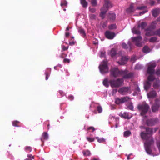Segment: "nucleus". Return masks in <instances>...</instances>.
<instances>
[{
    "label": "nucleus",
    "instance_id": "f257e3e1",
    "mask_svg": "<svg viewBox=\"0 0 160 160\" xmlns=\"http://www.w3.org/2000/svg\"><path fill=\"white\" fill-rule=\"evenodd\" d=\"M139 128L141 129H145L146 132L142 131L140 134L141 138L144 140H148L152 136L153 134V130L152 128H145L143 126H140Z\"/></svg>",
    "mask_w": 160,
    "mask_h": 160
},
{
    "label": "nucleus",
    "instance_id": "f03ea898",
    "mask_svg": "<svg viewBox=\"0 0 160 160\" xmlns=\"http://www.w3.org/2000/svg\"><path fill=\"white\" fill-rule=\"evenodd\" d=\"M137 108L140 112V114L142 116L145 114L150 108L149 105L145 102L138 105Z\"/></svg>",
    "mask_w": 160,
    "mask_h": 160
},
{
    "label": "nucleus",
    "instance_id": "7ed1b4c3",
    "mask_svg": "<svg viewBox=\"0 0 160 160\" xmlns=\"http://www.w3.org/2000/svg\"><path fill=\"white\" fill-rule=\"evenodd\" d=\"M123 82V79L118 78L116 80L111 79L109 81V83L112 88L118 87L122 85Z\"/></svg>",
    "mask_w": 160,
    "mask_h": 160
},
{
    "label": "nucleus",
    "instance_id": "20e7f679",
    "mask_svg": "<svg viewBox=\"0 0 160 160\" xmlns=\"http://www.w3.org/2000/svg\"><path fill=\"white\" fill-rule=\"evenodd\" d=\"M146 141L144 143V146L145 149L147 152L149 154H151L152 153V150L151 149V145L154 142V141L152 136L148 140H146Z\"/></svg>",
    "mask_w": 160,
    "mask_h": 160
},
{
    "label": "nucleus",
    "instance_id": "39448f33",
    "mask_svg": "<svg viewBox=\"0 0 160 160\" xmlns=\"http://www.w3.org/2000/svg\"><path fill=\"white\" fill-rule=\"evenodd\" d=\"M107 62L108 61L107 60H104L99 66L100 71L102 74L108 72V67Z\"/></svg>",
    "mask_w": 160,
    "mask_h": 160
},
{
    "label": "nucleus",
    "instance_id": "423d86ee",
    "mask_svg": "<svg viewBox=\"0 0 160 160\" xmlns=\"http://www.w3.org/2000/svg\"><path fill=\"white\" fill-rule=\"evenodd\" d=\"M133 74L132 72H129L127 69L125 70H121L120 75L122 77V79H127L132 78Z\"/></svg>",
    "mask_w": 160,
    "mask_h": 160
},
{
    "label": "nucleus",
    "instance_id": "0eeeda50",
    "mask_svg": "<svg viewBox=\"0 0 160 160\" xmlns=\"http://www.w3.org/2000/svg\"><path fill=\"white\" fill-rule=\"evenodd\" d=\"M110 76L117 78L120 75L121 70H119L118 68L113 67L110 69Z\"/></svg>",
    "mask_w": 160,
    "mask_h": 160
},
{
    "label": "nucleus",
    "instance_id": "6e6552de",
    "mask_svg": "<svg viewBox=\"0 0 160 160\" xmlns=\"http://www.w3.org/2000/svg\"><path fill=\"white\" fill-rule=\"evenodd\" d=\"M112 7L111 2L109 0H104V4L101 9V11L106 13L108 11V8Z\"/></svg>",
    "mask_w": 160,
    "mask_h": 160
},
{
    "label": "nucleus",
    "instance_id": "1a4fd4ad",
    "mask_svg": "<svg viewBox=\"0 0 160 160\" xmlns=\"http://www.w3.org/2000/svg\"><path fill=\"white\" fill-rule=\"evenodd\" d=\"M156 66L157 64L155 62L149 63L147 69V73L149 74H153L154 72V68Z\"/></svg>",
    "mask_w": 160,
    "mask_h": 160
},
{
    "label": "nucleus",
    "instance_id": "9d476101",
    "mask_svg": "<svg viewBox=\"0 0 160 160\" xmlns=\"http://www.w3.org/2000/svg\"><path fill=\"white\" fill-rule=\"evenodd\" d=\"M142 40V37L140 36L136 37H133L132 38V42H134L136 46L138 47H141L142 46V43L141 41Z\"/></svg>",
    "mask_w": 160,
    "mask_h": 160
},
{
    "label": "nucleus",
    "instance_id": "9b49d317",
    "mask_svg": "<svg viewBox=\"0 0 160 160\" xmlns=\"http://www.w3.org/2000/svg\"><path fill=\"white\" fill-rule=\"evenodd\" d=\"M160 107V100L158 99L155 100V103L152 106V111L153 112H157Z\"/></svg>",
    "mask_w": 160,
    "mask_h": 160
},
{
    "label": "nucleus",
    "instance_id": "f8f14e48",
    "mask_svg": "<svg viewBox=\"0 0 160 160\" xmlns=\"http://www.w3.org/2000/svg\"><path fill=\"white\" fill-rule=\"evenodd\" d=\"M136 4L132 3L130 5L129 7L127 8L126 10V12L128 14H131L134 12L136 10L135 8Z\"/></svg>",
    "mask_w": 160,
    "mask_h": 160
},
{
    "label": "nucleus",
    "instance_id": "ddd939ff",
    "mask_svg": "<svg viewBox=\"0 0 160 160\" xmlns=\"http://www.w3.org/2000/svg\"><path fill=\"white\" fill-rule=\"evenodd\" d=\"M130 90V88L128 87H123L120 88L118 90V92L122 95H125L129 93Z\"/></svg>",
    "mask_w": 160,
    "mask_h": 160
},
{
    "label": "nucleus",
    "instance_id": "4468645a",
    "mask_svg": "<svg viewBox=\"0 0 160 160\" xmlns=\"http://www.w3.org/2000/svg\"><path fill=\"white\" fill-rule=\"evenodd\" d=\"M158 119L154 118L148 119L146 123L148 126H152L155 125L158 122Z\"/></svg>",
    "mask_w": 160,
    "mask_h": 160
},
{
    "label": "nucleus",
    "instance_id": "2eb2a0df",
    "mask_svg": "<svg viewBox=\"0 0 160 160\" xmlns=\"http://www.w3.org/2000/svg\"><path fill=\"white\" fill-rule=\"evenodd\" d=\"M105 35L106 38L109 39H113L115 36L114 32L109 31H107L105 32Z\"/></svg>",
    "mask_w": 160,
    "mask_h": 160
},
{
    "label": "nucleus",
    "instance_id": "dca6fc26",
    "mask_svg": "<svg viewBox=\"0 0 160 160\" xmlns=\"http://www.w3.org/2000/svg\"><path fill=\"white\" fill-rule=\"evenodd\" d=\"M145 30L146 32L145 34L146 36L150 37L155 35V31L151 29L148 30V28H146L145 29Z\"/></svg>",
    "mask_w": 160,
    "mask_h": 160
},
{
    "label": "nucleus",
    "instance_id": "f3484780",
    "mask_svg": "<svg viewBox=\"0 0 160 160\" xmlns=\"http://www.w3.org/2000/svg\"><path fill=\"white\" fill-rule=\"evenodd\" d=\"M128 58L126 57H123L121 58V61H117V62L120 65H124L126 63Z\"/></svg>",
    "mask_w": 160,
    "mask_h": 160
},
{
    "label": "nucleus",
    "instance_id": "a211bd4d",
    "mask_svg": "<svg viewBox=\"0 0 160 160\" xmlns=\"http://www.w3.org/2000/svg\"><path fill=\"white\" fill-rule=\"evenodd\" d=\"M119 115L121 118H124L125 119H129L130 118V117L129 116L128 113L126 112H124L123 113H120Z\"/></svg>",
    "mask_w": 160,
    "mask_h": 160
},
{
    "label": "nucleus",
    "instance_id": "6ab92c4d",
    "mask_svg": "<svg viewBox=\"0 0 160 160\" xmlns=\"http://www.w3.org/2000/svg\"><path fill=\"white\" fill-rule=\"evenodd\" d=\"M157 24V22L156 21H154L147 28H148V30H149L150 29V30L151 29L153 30L156 28V25Z\"/></svg>",
    "mask_w": 160,
    "mask_h": 160
},
{
    "label": "nucleus",
    "instance_id": "aec40b11",
    "mask_svg": "<svg viewBox=\"0 0 160 160\" xmlns=\"http://www.w3.org/2000/svg\"><path fill=\"white\" fill-rule=\"evenodd\" d=\"M147 95L149 98H153L156 96V92L153 91L148 93Z\"/></svg>",
    "mask_w": 160,
    "mask_h": 160
},
{
    "label": "nucleus",
    "instance_id": "412c9836",
    "mask_svg": "<svg viewBox=\"0 0 160 160\" xmlns=\"http://www.w3.org/2000/svg\"><path fill=\"white\" fill-rule=\"evenodd\" d=\"M160 10L159 9H156L152 11V15L154 17H157L159 14Z\"/></svg>",
    "mask_w": 160,
    "mask_h": 160
},
{
    "label": "nucleus",
    "instance_id": "4be33fe9",
    "mask_svg": "<svg viewBox=\"0 0 160 160\" xmlns=\"http://www.w3.org/2000/svg\"><path fill=\"white\" fill-rule=\"evenodd\" d=\"M51 71V69L50 68H48L46 69L45 73L46 75L45 79L46 80H47L48 79V77L50 76Z\"/></svg>",
    "mask_w": 160,
    "mask_h": 160
},
{
    "label": "nucleus",
    "instance_id": "5701e85b",
    "mask_svg": "<svg viewBox=\"0 0 160 160\" xmlns=\"http://www.w3.org/2000/svg\"><path fill=\"white\" fill-rule=\"evenodd\" d=\"M151 83L149 81H147L144 84V87L146 90H148L150 87Z\"/></svg>",
    "mask_w": 160,
    "mask_h": 160
},
{
    "label": "nucleus",
    "instance_id": "b1692460",
    "mask_svg": "<svg viewBox=\"0 0 160 160\" xmlns=\"http://www.w3.org/2000/svg\"><path fill=\"white\" fill-rule=\"evenodd\" d=\"M147 25V23L145 22H142L138 25V27L139 28H141L142 29H144Z\"/></svg>",
    "mask_w": 160,
    "mask_h": 160
},
{
    "label": "nucleus",
    "instance_id": "393cba45",
    "mask_svg": "<svg viewBox=\"0 0 160 160\" xmlns=\"http://www.w3.org/2000/svg\"><path fill=\"white\" fill-rule=\"evenodd\" d=\"M108 18L111 20L113 21L115 19L116 15L114 13L109 14Z\"/></svg>",
    "mask_w": 160,
    "mask_h": 160
},
{
    "label": "nucleus",
    "instance_id": "a878e982",
    "mask_svg": "<svg viewBox=\"0 0 160 160\" xmlns=\"http://www.w3.org/2000/svg\"><path fill=\"white\" fill-rule=\"evenodd\" d=\"M117 54L116 51L115 49L112 48L111 50L110 54L111 57L115 56Z\"/></svg>",
    "mask_w": 160,
    "mask_h": 160
},
{
    "label": "nucleus",
    "instance_id": "bb28decb",
    "mask_svg": "<svg viewBox=\"0 0 160 160\" xmlns=\"http://www.w3.org/2000/svg\"><path fill=\"white\" fill-rule=\"evenodd\" d=\"M150 49L147 46H145L142 49V51L145 53H148L150 52Z\"/></svg>",
    "mask_w": 160,
    "mask_h": 160
},
{
    "label": "nucleus",
    "instance_id": "cd10ccee",
    "mask_svg": "<svg viewBox=\"0 0 160 160\" xmlns=\"http://www.w3.org/2000/svg\"><path fill=\"white\" fill-rule=\"evenodd\" d=\"M82 152L83 155L85 156H90L91 154L90 151L88 150H84Z\"/></svg>",
    "mask_w": 160,
    "mask_h": 160
},
{
    "label": "nucleus",
    "instance_id": "c85d7f7f",
    "mask_svg": "<svg viewBox=\"0 0 160 160\" xmlns=\"http://www.w3.org/2000/svg\"><path fill=\"white\" fill-rule=\"evenodd\" d=\"M80 3L84 8H86L88 6V2L86 0H80Z\"/></svg>",
    "mask_w": 160,
    "mask_h": 160
},
{
    "label": "nucleus",
    "instance_id": "c756f323",
    "mask_svg": "<svg viewBox=\"0 0 160 160\" xmlns=\"http://www.w3.org/2000/svg\"><path fill=\"white\" fill-rule=\"evenodd\" d=\"M115 102L117 104H120L123 103L122 100V97L120 98H116L115 99Z\"/></svg>",
    "mask_w": 160,
    "mask_h": 160
},
{
    "label": "nucleus",
    "instance_id": "7c9ffc66",
    "mask_svg": "<svg viewBox=\"0 0 160 160\" xmlns=\"http://www.w3.org/2000/svg\"><path fill=\"white\" fill-rule=\"evenodd\" d=\"M130 99V98L128 96L122 97V100L123 103L128 101Z\"/></svg>",
    "mask_w": 160,
    "mask_h": 160
},
{
    "label": "nucleus",
    "instance_id": "2f4dec72",
    "mask_svg": "<svg viewBox=\"0 0 160 160\" xmlns=\"http://www.w3.org/2000/svg\"><path fill=\"white\" fill-rule=\"evenodd\" d=\"M132 32L134 34L138 35H140L141 33V32L139 30L137 29L135 27L132 29Z\"/></svg>",
    "mask_w": 160,
    "mask_h": 160
},
{
    "label": "nucleus",
    "instance_id": "473e14b6",
    "mask_svg": "<svg viewBox=\"0 0 160 160\" xmlns=\"http://www.w3.org/2000/svg\"><path fill=\"white\" fill-rule=\"evenodd\" d=\"M149 42H157V38L155 37H152L149 39Z\"/></svg>",
    "mask_w": 160,
    "mask_h": 160
},
{
    "label": "nucleus",
    "instance_id": "72a5a7b5",
    "mask_svg": "<svg viewBox=\"0 0 160 160\" xmlns=\"http://www.w3.org/2000/svg\"><path fill=\"white\" fill-rule=\"evenodd\" d=\"M155 79V77L152 74H150L148 78V81H152Z\"/></svg>",
    "mask_w": 160,
    "mask_h": 160
},
{
    "label": "nucleus",
    "instance_id": "f704fd0d",
    "mask_svg": "<svg viewBox=\"0 0 160 160\" xmlns=\"http://www.w3.org/2000/svg\"><path fill=\"white\" fill-rule=\"evenodd\" d=\"M42 137L44 139H48V134L47 132H43L42 134Z\"/></svg>",
    "mask_w": 160,
    "mask_h": 160
},
{
    "label": "nucleus",
    "instance_id": "c9c22d12",
    "mask_svg": "<svg viewBox=\"0 0 160 160\" xmlns=\"http://www.w3.org/2000/svg\"><path fill=\"white\" fill-rule=\"evenodd\" d=\"M109 81L108 82V80L107 79H105L103 82V85L106 87H108L109 86Z\"/></svg>",
    "mask_w": 160,
    "mask_h": 160
},
{
    "label": "nucleus",
    "instance_id": "e433bc0d",
    "mask_svg": "<svg viewBox=\"0 0 160 160\" xmlns=\"http://www.w3.org/2000/svg\"><path fill=\"white\" fill-rule=\"evenodd\" d=\"M79 32L80 34L83 37L86 36V34L84 30L83 29H80L79 30Z\"/></svg>",
    "mask_w": 160,
    "mask_h": 160
},
{
    "label": "nucleus",
    "instance_id": "4c0bfd02",
    "mask_svg": "<svg viewBox=\"0 0 160 160\" xmlns=\"http://www.w3.org/2000/svg\"><path fill=\"white\" fill-rule=\"evenodd\" d=\"M20 122L18 121H14L12 122V124L13 126L16 127H19L18 124L20 123Z\"/></svg>",
    "mask_w": 160,
    "mask_h": 160
},
{
    "label": "nucleus",
    "instance_id": "58836bf2",
    "mask_svg": "<svg viewBox=\"0 0 160 160\" xmlns=\"http://www.w3.org/2000/svg\"><path fill=\"white\" fill-rule=\"evenodd\" d=\"M131 134V132L129 131H125L124 133V135L125 137H127L129 136Z\"/></svg>",
    "mask_w": 160,
    "mask_h": 160
},
{
    "label": "nucleus",
    "instance_id": "ea45409f",
    "mask_svg": "<svg viewBox=\"0 0 160 160\" xmlns=\"http://www.w3.org/2000/svg\"><path fill=\"white\" fill-rule=\"evenodd\" d=\"M108 28L110 29H113L116 28V26L115 24H111L109 26Z\"/></svg>",
    "mask_w": 160,
    "mask_h": 160
},
{
    "label": "nucleus",
    "instance_id": "a19ab883",
    "mask_svg": "<svg viewBox=\"0 0 160 160\" xmlns=\"http://www.w3.org/2000/svg\"><path fill=\"white\" fill-rule=\"evenodd\" d=\"M76 43V42L74 41V40H72L71 39L69 42V45L70 46H73Z\"/></svg>",
    "mask_w": 160,
    "mask_h": 160
},
{
    "label": "nucleus",
    "instance_id": "79ce46f5",
    "mask_svg": "<svg viewBox=\"0 0 160 160\" xmlns=\"http://www.w3.org/2000/svg\"><path fill=\"white\" fill-rule=\"evenodd\" d=\"M90 19L92 20H94L96 19V16L93 14H91L89 15Z\"/></svg>",
    "mask_w": 160,
    "mask_h": 160
},
{
    "label": "nucleus",
    "instance_id": "37998d69",
    "mask_svg": "<svg viewBox=\"0 0 160 160\" xmlns=\"http://www.w3.org/2000/svg\"><path fill=\"white\" fill-rule=\"evenodd\" d=\"M155 35H157L160 37V28L155 31Z\"/></svg>",
    "mask_w": 160,
    "mask_h": 160
},
{
    "label": "nucleus",
    "instance_id": "c03bdc74",
    "mask_svg": "<svg viewBox=\"0 0 160 160\" xmlns=\"http://www.w3.org/2000/svg\"><path fill=\"white\" fill-rule=\"evenodd\" d=\"M91 3L93 6H96L97 4V0H91Z\"/></svg>",
    "mask_w": 160,
    "mask_h": 160
},
{
    "label": "nucleus",
    "instance_id": "a18cd8bd",
    "mask_svg": "<svg viewBox=\"0 0 160 160\" xmlns=\"http://www.w3.org/2000/svg\"><path fill=\"white\" fill-rule=\"evenodd\" d=\"M60 5L62 7L64 6L67 7V3L66 1H63L61 2Z\"/></svg>",
    "mask_w": 160,
    "mask_h": 160
},
{
    "label": "nucleus",
    "instance_id": "49530a36",
    "mask_svg": "<svg viewBox=\"0 0 160 160\" xmlns=\"http://www.w3.org/2000/svg\"><path fill=\"white\" fill-rule=\"evenodd\" d=\"M87 139L90 142H93L94 140V138H91L89 137H87Z\"/></svg>",
    "mask_w": 160,
    "mask_h": 160
},
{
    "label": "nucleus",
    "instance_id": "de8ad7c7",
    "mask_svg": "<svg viewBox=\"0 0 160 160\" xmlns=\"http://www.w3.org/2000/svg\"><path fill=\"white\" fill-rule=\"evenodd\" d=\"M142 68V66L139 64H137L135 67V68L136 69H140Z\"/></svg>",
    "mask_w": 160,
    "mask_h": 160
},
{
    "label": "nucleus",
    "instance_id": "09e8293b",
    "mask_svg": "<svg viewBox=\"0 0 160 160\" xmlns=\"http://www.w3.org/2000/svg\"><path fill=\"white\" fill-rule=\"evenodd\" d=\"M122 46L123 48L127 49L128 48L127 45L125 43H123L122 44Z\"/></svg>",
    "mask_w": 160,
    "mask_h": 160
},
{
    "label": "nucleus",
    "instance_id": "8fccbe9b",
    "mask_svg": "<svg viewBox=\"0 0 160 160\" xmlns=\"http://www.w3.org/2000/svg\"><path fill=\"white\" fill-rule=\"evenodd\" d=\"M146 7L145 6H142L141 7H138L136 9V10H142L143 9L145 8Z\"/></svg>",
    "mask_w": 160,
    "mask_h": 160
},
{
    "label": "nucleus",
    "instance_id": "3c124183",
    "mask_svg": "<svg viewBox=\"0 0 160 160\" xmlns=\"http://www.w3.org/2000/svg\"><path fill=\"white\" fill-rule=\"evenodd\" d=\"M97 109L98 112L99 113H101L102 111V108L100 106H98L97 108Z\"/></svg>",
    "mask_w": 160,
    "mask_h": 160
},
{
    "label": "nucleus",
    "instance_id": "603ef678",
    "mask_svg": "<svg viewBox=\"0 0 160 160\" xmlns=\"http://www.w3.org/2000/svg\"><path fill=\"white\" fill-rule=\"evenodd\" d=\"M89 11L92 13H94L96 11V9L93 8H91L89 7Z\"/></svg>",
    "mask_w": 160,
    "mask_h": 160
},
{
    "label": "nucleus",
    "instance_id": "864d4df0",
    "mask_svg": "<svg viewBox=\"0 0 160 160\" xmlns=\"http://www.w3.org/2000/svg\"><path fill=\"white\" fill-rule=\"evenodd\" d=\"M106 13H105V12L101 11V12L100 14V16L102 18V19H103L104 18L105 14Z\"/></svg>",
    "mask_w": 160,
    "mask_h": 160
},
{
    "label": "nucleus",
    "instance_id": "5fc2aeb1",
    "mask_svg": "<svg viewBox=\"0 0 160 160\" xmlns=\"http://www.w3.org/2000/svg\"><path fill=\"white\" fill-rule=\"evenodd\" d=\"M88 130H91L92 132H93L95 130V129L94 127H90L88 128Z\"/></svg>",
    "mask_w": 160,
    "mask_h": 160
},
{
    "label": "nucleus",
    "instance_id": "6e6d98bb",
    "mask_svg": "<svg viewBox=\"0 0 160 160\" xmlns=\"http://www.w3.org/2000/svg\"><path fill=\"white\" fill-rule=\"evenodd\" d=\"M25 148L26 151H28L30 152H31L32 151V148L30 146H26Z\"/></svg>",
    "mask_w": 160,
    "mask_h": 160
},
{
    "label": "nucleus",
    "instance_id": "4d7b16f0",
    "mask_svg": "<svg viewBox=\"0 0 160 160\" xmlns=\"http://www.w3.org/2000/svg\"><path fill=\"white\" fill-rule=\"evenodd\" d=\"M98 142L100 143L104 142H105V140L103 138H99L98 139Z\"/></svg>",
    "mask_w": 160,
    "mask_h": 160
},
{
    "label": "nucleus",
    "instance_id": "13d9d810",
    "mask_svg": "<svg viewBox=\"0 0 160 160\" xmlns=\"http://www.w3.org/2000/svg\"><path fill=\"white\" fill-rule=\"evenodd\" d=\"M70 61V59H68L65 58L63 60V62L65 63H69Z\"/></svg>",
    "mask_w": 160,
    "mask_h": 160
},
{
    "label": "nucleus",
    "instance_id": "bf43d9fd",
    "mask_svg": "<svg viewBox=\"0 0 160 160\" xmlns=\"http://www.w3.org/2000/svg\"><path fill=\"white\" fill-rule=\"evenodd\" d=\"M108 22L107 21L105 22H103L102 24V27L103 28L106 27L107 25Z\"/></svg>",
    "mask_w": 160,
    "mask_h": 160
},
{
    "label": "nucleus",
    "instance_id": "052dcab7",
    "mask_svg": "<svg viewBox=\"0 0 160 160\" xmlns=\"http://www.w3.org/2000/svg\"><path fill=\"white\" fill-rule=\"evenodd\" d=\"M68 98L70 100H72L74 98L73 96L71 95H69Z\"/></svg>",
    "mask_w": 160,
    "mask_h": 160
},
{
    "label": "nucleus",
    "instance_id": "680f3d73",
    "mask_svg": "<svg viewBox=\"0 0 160 160\" xmlns=\"http://www.w3.org/2000/svg\"><path fill=\"white\" fill-rule=\"evenodd\" d=\"M62 48L63 51L67 50L68 48V46L66 47L63 45L62 46Z\"/></svg>",
    "mask_w": 160,
    "mask_h": 160
},
{
    "label": "nucleus",
    "instance_id": "e2e57ef3",
    "mask_svg": "<svg viewBox=\"0 0 160 160\" xmlns=\"http://www.w3.org/2000/svg\"><path fill=\"white\" fill-rule=\"evenodd\" d=\"M156 74L158 75H160V69H157L156 72Z\"/></svg>",
    "mask_w": 160,
    "mask_h": 160
},
{
    "label": "nucleus",
    "instance_id": "0e129e2a",
    "mask_svg": "<svg viewBox=\"0 0 160 160\" xmlns=\"http://www.w3.org/2000/svg\"><path fill=\"white\" fill-rule=\"evenodd\" d=\"M128 108L131 110H132L133 109V106L132 104V103H131L128 106Z\"/></svg>",
    "mask_w": 160,
    "mask_h": 160
},
{
    "label": "nucleus",
    "instance_id": "69168bd1",
    "mask_svg": "<svg viewBox=\"0 0 160 160\" xmlns=\"http://www.w3.org/2000/svg\"><path fill=\"white\" fill-rule=\"evenodd\" d=\"M148 11L147 10H145L144 11H143L142 12H140L139 13V14L140 16L142 15L143 14L146 12H147Z\"/></svg>",
    "mask_w": 160,
    "mask_h": 160
},
{
    "label": "nucleus",
    "instance_id": "338daca9",
    "mask_svg": "<svg viewBox=\"0 0 160 160\" xmlns=\"http://www.w3.org/2000/svg\"><path fill=\"white\" fill-rule=\"evenodd\" d=\"M155 1L152 0H151L150 1V2H149V4L151 5L152 6L155 4Z\"/></svg>",
    "mask_w": 160,
    "mask_h": 160
},
{
    "label": "nucleus",
    "instance_id": "774afa93",
    "mask_svg": "<svg viewBox=\"0 0 160 160\" xmlns=\"http://www.w3.org/2000/svg\"><path fill=\"white\" fill-rule=\"evenodd\" d=\"M157 146L158 147V149L160 151V142H157Z\"/></svg>",
    "mask_w": 160,
    "mask_h": 160
}]
</instances>
